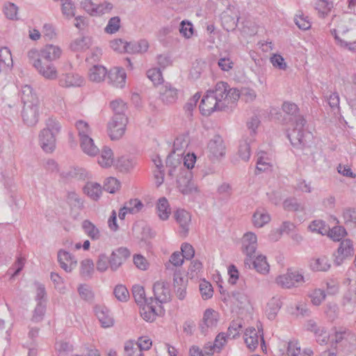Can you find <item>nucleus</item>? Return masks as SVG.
<instances>
[{
  "instance_id": "obj_1",
  "label": "nucleus",
  "mask_w": 356,
  "mask_h": 356,
  "mask_svg": "<svg viewBox=\"0 0 356 356\" xmlns=\"http://www.w3.org/2000/svg\"><path fill=\"white\" fill-rule=\"evenodd\" d=\"M240 97L236 88H231L227 83L218 82L213 89L208 90L203 96L200 110L203 115L209 116L215 111L232 108Z\"/></svg>"
},
{
  "instance_id": "obj_2",
  "label": "nucleus",
  "mask_w": 356,
  "mask_h": 356,
  "mask_svg": "<svg viewBox=\"0 0 356 356\" xmlns=\"http://www.w3.org/2000/svg\"><path fill=\"white\" fill-rule=\"evenodd\" d=\"M61 55V49L53 44H47L40 51L32 49L28 51L27 57L31 63L38 72L48 79H55L57 77V70L53 60Z\"/></svg>"
},
{
  "instance_id": "obj_3",
  "label": "nucleus",
  "mask_w": 356,
  "mask_h": 356,
  "mask_svg": "<svg viewBox=\"0 0 356 356\" xmlns=\"http://www.w3.org/2000/svg\"><path fill=\"white\" fill-rule=\"evenodd\" d=\"M282 108L289 115V120L292 122L293 127V129L287 134L291 145L295 147H304L307 143V135L310 134V133H305L306 120L299 114V108L294 103L285 102L283 103Z\"/></svg>"
},
{
  "instance_id": "obj_4",
  "label": "nucleus",
  "mask_w": 356,
  "mask_h": 356,
  "mask_svg": "<svg viewBox=\"0 0 356 356\" xmlns=\"http://www.w3.org/2000/svg\"><path fill=\"white\" fill-rule=\"evenodd\" d=\"M61 125L54 118H49L46 121V127L40 131L39 143L42 149L47 153L52 152L56 147V136L60 132Z\"/></svg>"
},
{
  "instance_id": "obj_5",
  "label": "nucleus",
  "mask_w": 356,
  "mask_h": 356,
  "mask_svg": "<svg viewBox=\"0 0 356 356\" xmlns=\"http://www.w3.org/2000/svg\"><path fill=\"white\" fill-rule=\"evenodd\" d=\"M257 248V237L253 232L245 233L242 238V251L247 256L244 260L245 266L250 268V262L254 257V253Z\"/></svg>"
},
{
  "instance_id": "obj_6",
  "label": "nucleus",
  "mask_w": 356,
  "mask_h": 356,
  "mask_svg": "<svg viewBox=\"0 0 356 356\" xmlns=\"http://www.w3.org/2000/svg\"><path fill=\"white\" fill-rule=\"evenodd\" d=\"M128 122L127 116L112 117L107 125L108 133L111 140H119L124 134Z\"/></svg>"
},
{
  "instance_id": "obj_7",
  "label": "nucleus",
  "mask_w": 356,
  "mask_h": 356,
  "mask_svg": "<svg viewBox=\"0 0 356 356\" xmlns=\"http://www.w3.org/2000/svg\"><path fill=\"white\" fill-rule=\"evenodd\" d=\"M304 282L303 275L298 271H288L276 278V282L278 285L288 289L298 286L300 284Z\"/></svg>"
},
{
  "instance_id": "obj_8",
  "label": "nucleus",
  "mask_w": 356,
  "mask_h": 356,
  "mask_svg": "<svg viewBox=\"0 0 356 356\" xmlns=\"http://www.w3.org/2000/svg\"><path fill=\"white\" fill-rule=\"evenodd\" d=\"M257 330L254 327H248L244 333V341L248 348L251 350H254L259 345L260 340L261 344L264 345L265 341L263 336V330L257 327Z\"/></svg>"
},
{
  "instance_id": "obj_9",
  "label": "nucleus",
  "mask_w": 356,
  "mask_h": 356,
  "mask_svg": "<svg viewBox=\"0 0 356 356\" xmlns=\"http://www.w3.org/2000/svg\"><path fill=\"white\" fill-rule=\"evenodd\" d=\"M179 90L171 83H165L159 88V98L166 105L175 104L178 99Z\"/></svg>"
},
{
  "instance_id": "obj_10",
  "label": "nucleus",
  "mask_w": 356,
  "mask_h": 356,
  "mask_svg": "<svg viewBox=\"0 0 356 356\" xmlns=\"http://www.w3.org/2000/svg\"><path fill=\"white\" fill-rule=\"evenodd\" d=\"M208 149L211 159H218L225 154V145L220 135H215L208 143Z\"/></svg>"
},
{
  "instance_id": "obj_11",
  "label": "nucleus",
  "mask_w": 356,
  "mask_h": 356,
  "mask_svg": "<svg viewBox=\"0 0 356 356\" xmlns=\"http://www.w3.org/2000/svg\"><path fill=\"white\" fill-rule=\"evenodd\" d=\"M154 302L165 303L170 300L171 295L168 282L159 281L153 286Z\"/></svg>"
},
{
  "instance_id": "obj_12",
  "label": "nucleus",
  "mask_w": 356,
  "mask_h": 356,
  "mask_svg": "<svg viewBox=\"0 0 356 356\" xmlns=\"http://www.w3.org/2000/svg\"><path fill=\"white\" fill-rule=\"evenodd\" d=\"M130 256L129 250L126 248H119L113 250L109 258V266L111 270L116 271Z\"/></svg>"
},
{
  "instance_id": "obj_13",
  "label": "nucleus",
  "mask_w": 356,
  "mask_h": 356,
  "mask_svg": "<svg viewBox=\"0 0 356 356\" xmlns=\"http://www.w3.org/2000/svg\"><path fill=\"white\" fill-rule=\"evenodd\" d=\"M177 182L179 191L184 195H188L196 191V187L192 180V174L188 170L181 172Z\"/></svg>"
},
{
  "instance_id": "obj_14",
  "label": "nucleus",
  "mask_w": 356,
  "mask_h": 356,
  "mask_svg": "<svg viewBox=\"0 0 356 356\" xmlns=\"http://www.w3.org/2000/svg\"><path fill=\"white\" fill-rule=\"evenodd\" d=\"M353 245L351 240L345 239L342 241L339 244L336 254H334L335 264L337 266L341 265L346 258L353 254Z\"/></svg>"
},
{
  "instance_id": "obj_15",
  "label": "nucleus",
  "mask_w": 356,
  "mask_h": 356,
  "mask_svg": "<svg viewBox=\"0 0 356 356\" xmlns=\"http://www.w3.org/2000/svg\"><path fill=\"white\" fill-rule=\"evenodd\" d=\"M22 117L28 126L35 125L38 121V103L24 104Z\"/></svg>"
},
{
  "instance_id": "obj_16",
  "label": "nucleus",
  "mask_w": 356,
  "mask_h": 356,
  "mask_svg": "<svg viewBox=\"0 0 356 356\" xmlns=\"http://www.w3.org/2000/svg\"><path fill=\"white\" fill-rule=\"evenodd\" d=\"M94 312L102 326L104 328L111 327L114 325V318L111 311L104 305H96Z\"/></svg>"
},
{
  "instance_id": "obj_17",
  "label": "nucleus",
  "mask_w": 356,
  "mask_h": 356,
  "mask_svg": "<svg viewBox=\"0 0 356 356\" xmlns=\"http://www.w3.org/2000/svg\"><path fill=\"white\" fill-rule=\"evenodd\" d=\"M58 261L60 268L67 273L72 272L77 264V261L74 257L64 250H60L58 252Z\"/></svg>"
},
{
  "instance_id": "obj_18",
  "label": "nucleus",
  "mask_w": 356,
  "mask_h": 356,
  "mask_svg": "<svg viewBox=\"0 0 356 356\" xmlns=\"http://www.w3.org/2000/svg\"><path fill=\"white\" fill-rule=\"evenodd\" d=\"M218 314L213 309H207L205 310L202 322L200 325L201 332L206 334L209 329L215 327L218 323Z\"/></svg>"
},
{
  "instance_id": "obj_19",
  "label": "nucleus",
  "mask_w": 356,
  "mask_h": 356,
  "mask_svg": "<svg viewBox=\"0 0 356 356\" xmlns=\"http://www.w3.org/2000/svg\"><path fill=\"white\" fill-rule=\"evenodd\" d=\"M108 83L116 88H122L125 84L126 73L123 68L114 67L107 72Z\"/></svg>"
},
{
  "instance_id": "obj_20",
  "label": "nucleus",
  "mask_w": 356,
  "mask_h": 356,
  "mask_svg": "<svg viewBox=\"0 0 356 356\" xmlns=\"http://www.w3.org/2000/svg\"><path fill=\"white\" fill-rule=\"evenodd\" d=\"M83 83V79L78 74L72 72L63 74L59 79V84L62 87H79Z\"/></svg>"
},
{
  "instance_id": "obj_21",
  "label": "nucleus",
  "mask_w": 356,
  "mask_h": 356,
  "mask_svg": "<svg viewBox=\"0 0 356 356\" xmlns=\"http://www.w3.org/2000/svg\"><path fill=\"white\" fill-rule=\"evenodd\" d=\"M80 147L86 154L89 156H95L99 152V149L95 145L93 139L90 136L80 140Z\"/></svg>"
},
{
  "instance_id": "obj_22",
  "label": "nucleus",
  "mask_w": 356,
  "mask_h": 356,
  "mask_svg": "<svg viewBox=\"0 0 356 356\" xmlns=\"http://www.w3.org/2000/svg\"><path fill=\"white\" fill-rule=\"evenodd\" d=\"M140 308V315L147 322H152L157 314L156 312V308L154 305V300L152 298H149V302L142 305Z\"/></svg>"
},
{
  "instance_id": "obj_23",
  "label": "nucleus",
  "mask_w": 356,
  "mask_h": 356,
  "mask_svg": "<svg viewBox=\"0 0 356 356\" xmlns=\"http://www.w3.org/2000/svg\"><path fill=\"white\" fill-rule=\"evenodd\" d=\"M156 212L159 218L162 220L168 219L171 209L168 200L165 197L159 198L156 203Z\"/></svg>"
},
{
  "instance_id": "obj_24",
  "label": "nucleus",
  "mask_w": 356,
  "mask_h": 356,
  "mask_svg": "<svg viewBox=\"0 0 356 356\" xmlns=\"http://www.w3.org/2000/svg\"><path fill=\"white\" fill-rule=\"evenodd\" d=\"M88 76L90 81L99 83L106 79L107 70L102 65H96L90 69Z\"/></svg>"
},
{
  "instance_id": "obj_25",
  "label": "nucleus",
  "mask_w": 356,
  "mask_h": 356,
  "mask_svg": "<svg viewBox=\"0 0 356 356\" xmlns=\"http://www.w3.org/2000/svg\"><path fill=\"white\" fill-rule=\"evenodd\" d=\"M20 97L24 104L38 103L36 95L33 92V88L29 85H24L20 90Z\"/></svg>"
},
{
  "instance_id": "obj_26",
  "label": "nucleus",
  "mask_w": 356,
  "mask_h": 356,
  "mask_svg": "<svg viewBox=\"0 0 356 356\" xmlns=\"http://www.w3.org/2000/svg\"><path fill=\"white\" fill-rule=\"evenodd\" d=\"M83 191L92 200H97L102 195V188L97 183L88 182L84 186Z\"/></svg>"
},
{
  "instance_id": "obj_27",
  "label": "nucleus",
  "mask_w": 356,
  "mask_h": 356,
  "mask_svg": "<svg viewBox=\"0 0 356 356\" xmlns=\"http://www.w3.org/2000/svg\"><path fill=\"white\" fill-rule=\"evenodd\" d=\"M270 220V216L264 209H257L252 216L253 224L257 227H262Z\"/></svg>"
},
{
  "instance_id": "obj_28",
  "label": "nucleus",
  "mask_w": 356,
  "mask_h": 356,
  "mask_svg": "<svg viewBox=\"0 0 356 356\" xmlns=\"http://www.w3.org/2000/svg\"><path fill=\"white\" fill-rule=\"evenodd\" d=\"M261 274H266L269 272L270 266L266 261L265 256L259 254L253 261L250 262V265Z\"/></svg>"
},
{
  "instance_id": "obj_29",
  "label": "nucleus",
  "mask_w": 356,
  "mask_h": 356,
  "mask_svg": "<svg viewBox=\"0 0 356 356\" xmlns=\"http://www.w3.org/2000/svg\"><path fill=\"white\" fill-rule=\"evenodd\" d=\"M176 221L184 232H188V226L191 222L190 213L184 210L178 209L175 214Z\"/></svg>"
},
{
  "instance_id": "obj_30",
  "label": "nucleus",
  "mask_w": 356,
  "mask_h": 356,
  "mask_svg": "<svg viewBox=\"0 0 356 356\" xmlns=\"http://www.w3.org/2000/svg\"><path fill=\"white\" fill-rule=\"evenodd\" d=\"M113 163V153L111 148L104 147L98 158V163L103 168L110 167Z\"/></svg>"
},
{
  "instance_id": "obj_31",
  "label": "nucleus",
  "mask_w": 356,
  "mask_h": 356,
  "mask_svg": "<svg viewBox=\"0 0 356 356\" xmlns=\"http://www.w3.org/2000/svg\"><path fill=\"white\" fill-rule=\"evenodd\" d=\"M82 228L87 236L92 240L96 241L99 239L101 234L99 229L90 220H83L82 222Z\"/></svg>"
},
{
  "instance_id": "obj_32",
  "label": "nucleus",
  "mask_w": 356,
  "mask_h": 356,
  "mask_svg": "<svg viewBox=\"0 0 356 356\" xmlns=\"http://www.w3.org/2000/svg\"><path fill=\"white\" fill-rule=\"evenodd\" d=\"M281 307L282 301L280 299L273 298L268 303L266 308V314L268 319H274Z\"/></svg>"
},
{
  "instance_id": "obj_33",
  "label": "nucleus",
  "mask_w": 356,
  "mask_h": 356,
  "mask_svg": "<svg viewBox=\"0 0 356 356\" xmlns=\"http://www.w3.org/2000/svg\"><path fill=\"white\" fill-rule=\"evenodd\" d=\"M91 45V38L89 37H82L74 40L70 45L72 50L75 51H82L88 49Z\"/></svg>"
},
{
  "instance_id": "obj_34",
  "label": "nucleus",
  "mask_w": 356,
  "mask_h": 356,
  "mask_svg": "<svg viewBox=\"0 0 356 356\" xmlns=\"http://www.w3.org/2000/svg\"><path fill=\"white\" fill-rule=\"evenodd\" d=\"M94 273V263L92 259H87L81 262L80 274L84 279H90Z\"/></svg>"
},
{
  "instance_id": "obj_35",
  "label": "nucleus",
  "mask_w": 356,
  "mask_h": 356,
  "mask_svg": "<svg viewBox=\"0 0 356 356\" xmlns=\"http://www.w3.org/2000/svg\"><path fill=\"white\" fill-rule=\"evenodd\" d=\"M330 266L329 259L326 257L317 258L311 263L312 270L316 271H327Z\"/></svg>"
},
{
  "instance_id": "obj_36",
  "label": "nucleus",
  "mask_w": 356,
  "mask_h": 356,
  "mask_svg": "<svg viewBox=\"0 0 356 356\" xmlns=\"http://www.w3.org/2000/svg\"><path fill=\"white\" fill-rule=\"evenodd\" d=\"M132 294L136 302L142 306L149 302V299L146 298L144 288L139 285H135L132 288Z\"/></svg>"
},
{
  "instance_id": "obj_37",
  "label": "nucleus",
  "mask_w": 356,
  "mask_h": 356,
  "mask_svg": "<svg viewBox=\"0 0 356 356\" xmlns=\"http://www.w3.org/2000/svg\"><path fill=\"white\" fill-rule=\"evenodd\" d=\"M333 3L330 0H317L315 3V9L318 11L319 16L324 17L331 10Z\"/></svg>"
},
{
  "instance_id": "obj_38",
  "label": "nucleus",
  "mask_w": 356,
  "mask_h": 356,
  "mask_svg": "<svg viewBox=\"0 0 356 356\" xmlns=\"http://www.w3.org/2000/svg\"><path fill=\"white\" fill-rule=\"evenodd\" d=\"M111 108L113 110V117L127 116L125 112L127 111L126 104L121 99H116L111 102Z\"/></svg>"
},
{
  "instance_id": "obj_39",
  "label": "nucleus",
  "mask_w": 356,
  "mask_h": 356,
  "mask_svg": "<svg viewBox=\"0 0 356 356\" xmlns=\"http://www.w3.org/2000/svg\"><path fill=\"white\" fill-rule=\"evenodd\" d=\"M67 202L73 209H82L83 208V200L74 191L67 193Z\"/></svg>"
},
{
  "instance_id": "obj_40",
  "label": "nucleus",
  "mask_w": 356,
  "mask_h": 356,
  "mask_svg": "<svg viewBox=\"0 0 356 356\" xmlns=\"http://www.w3.org/2000/svg\"><path fill=\"white\" fill-rule=\"evenodd\" d=\"M75 127L78 131L79 140L88 136H90L92 130L87 122L79 120L76 122Z\"/></svg>"
},
{
  "instance_id": "obj_41",
  "label": "nucleus",
  "mask_w": 356,
  "mask_h": 356,
  "mask_svg": "<svg viewBox=\"0 0 356 356\" xmlns=\"http://www.w3.org/2000/svg\"><path fill=\"white\" fill-rule=\"evenodd\" d=\"M136 161L134 157L122 156L118 161V168L121 171H129L134 168Z\"/></svg>"
},
{
  "instance_id": "obj_42",
  "label": "nucleus",
  "mask_w": 356,
  "mask_h": 356,
  "mask_svg": "<svg viewBox=\"0 0 356 356\" xmlns=\"http://www.w3.org/2000/svg\"><path fill=\"white\" fill-rule=\"evenodd\" d=\"M270 166V159L266 156V154L264 152L259 153L257 161V170L264 172L269 169Z\"/></svg>"
},
{
  "instance_id": "obj_43",
  "label": "nucleus",
  "mask_w": 356,
  "mask_h": 356,
  "mask_svg": "<svg viewBox=\"0 0 356 356\" xmlns=\"http://www.w3.org/2000/svg\"><path fill=\"white\" fill-rule=\"evenodd\" d=\"M283 207L287 211H304L305 207L295 198L286 199L283 202Z\"/></svg>"
},
{
  "instance_id": "obj_44",
  "label": "nucleus",
  "mask_w": 356,
  "mask_h": 356,
  "mask_svg": "<svg viewBox=\"0 0 356 356\" xmlns=\"http://www.w3.org/2000/svg\"><path fill=\"white\" fill-rule=\"evenodd\" d=\"M46 304L37 303L36 307L33 312L31 321L34 323H39L42 321L46 312Z\"/></svg>"
},
{
  "instance_id": "obj_45",
  "label": "nucleus",
  "mask_w": 356,
  "mask_h": 356,
  "mask_svg": "<svg viewBox=\"0 0 356 356\" xmlns=\"http://www.w3.org/2000/svg\"><path fill=\"white\" fill-rule=\"evenodd\" d=\"M201 95L200 92H196L191 98H190L184 106V110L188 117L192 115V113L196 107Z\"/></svg>"
},
{
  "instance_id": "obj_46",
  "label": "nucleus",
  "mask_w": 356,
  "mask_h": 356,
  "mask_svg": "<svg viewBox=\"0 0 356 356\" xmlns=\"http://www.w3.org/2000/svg\"><path fill=\"white\" fill-rule=\"evenodd\" d=\"M199 287L202 298L204 300H208L213 296V290L210 282L206 280H202L200 283Z\"/></svg>"
},
{
  "instance_id": "obj_47",
  "label": "nucleus",
  "mask_w": 356,
  "mask_h": 356,
  "mask_svg": "<svg viewBox=\"0 0 356 356\" xmlns=\"http://www.w3.org/2000/svg\"><path fill=\"white\" fill-rule=\"evenodd\" d=\"M343 218L347 225H356V209L346 208L343 211Z\"/></svg>"
},
{
  "instance_id": "obj_48",
  "label": "nucleus",
  "mask_w": 356,
  "mask_h": 356,
  "mask_svg": "<svg viewBox=\"0 0 356 356\" xmlns=\"http://www.w3.org/2000/svg\"><path fill=\"white\" fill-rule=\"evenodd\" d=\"M120 187V182L115 177H108L104 181V189L110 193H115Z\"/></svg>"
},
{
  "instance_id": "obj_49",
  "label": "nucleus",
  "mask_w": 356,
  "mask_h": 356,
  "mask_svg": "<svg viewBox=\"0 0 356 356\" xmlns=\"http://www.w3.org/2000/svg\"><path fill=\"white\" fill-rule=\"evenodd\" d=\"M147 76L154 85L161 84L163 79L160 68H152L147 71Z\"/></svg>"
},
{
  "instance_id": "obj_50",
  "label": "nucleus",
  "mask_w": 356,
  "mask_h": 356,
  "mask_svg": "<svg viewBox=\"0 0 356 356\" xmlns=\"http://www.w3.org/2000/svg\"><path fill=\"white\" fill-rule=\"evenodd\" d=\"M124 351L127 356H144L138 346L131 341L125 343Z\"/></svg>"
},
{
  "instance_id": "obj_51",
  "label": "nucleus",
  "mask_w": 356,
  "mask_h": 356,
  "mask_svg": "<svg viewBox=\"0 0 356 356\" xmlns=\"http://www.w3.org/2000/svg\"><path fill=\"white\" fill-rule=\"evenodd\" d=\"M62 13L63 15L70 19L75 15V6L71 0H64L62 3Z\"/></svg>"
},
{
  "instance_id": "obj_52",
  "label": "nucleus",
  "mask_w": 356,
  "mask_h": 356,
  "mask_svg": "<svg viewBox=\"0 0 356 356\" xmlns=\"http://www.w3.org/2000/svg\"><path fill=\"white\" fill-rule=\"evenodd\" d=\"M238 155L242 160L248 161L250 157V143L247 140L242 141L239 145Z\"/></svg>"
},
{
  "instance_id": "obj_53",
  "label": "nucleus",
  "mask_w": 356,
  "mask_h": 356,
  "mask_svg": "<svg viewBox=\"0 0 356 356\" xmlns=\"http://www.w3.org/2000/svg\"><path fill=\"white\" fill-rule=\"evenodd\" d=\"M113 293L115 298L121 302H126L129 297L127 289L122 284L117 285L115 287Z\"/></svg>"
},
{
  "instance_id": "obj_54",
  "label": "nucleus",
  "mask_w": 356,
  "mask_h": 356,
  "mask_svg": "<svg viewBox=\"0 0 356 356\" xmlns=\"http://www.w3.org/2000/svg\"><path fill=\"white\" fill-rule=\"evenodd\" d=\"M17 6L13 3L8 2L4 5L3 12L8 19H17Z\"/></svg>"
},
{
  "instance_id": "obj_55",
  "label": "nucleus",
  "mask_w": 356,
  "mask_h": 356,
  "mask_svg": "<svg viewBox=\"0 0 356 356\" xmlns=\"http://www.w3.org/2000/svg\"><path fill=\"white\" fill-rule=\"evenodd\" d=\"M78 291L83 300L87 302H92L93 300L94 293L88 286L81 284L78 288Z\"/></svg>"
},
{
  "instance_id": "obj_56",
  "label": "nucleus",
  "mask_w": 356,
  "mask_h": 356,
  "mask_svg": "<svg viewBox=\"0 0 356 356\" xmlns=\"http://www.w3.org/2000/svg\"><path fill=\"white\" fill-rule=\"evenodd\" d=\"M355 341V336L348 330H343L335 332L334 341L336 343L341 342L343 340H348Z\"/></svg>"
},
{
  "instance_id": "obj_57",
  "label": "nucleus",
  "mask_w": 356,
  "mask_h": 356,
  "mask_svg": "<svg viewBox=\"0 0 356 356\" xmlns=\"http://www.w3.org/2000/svg\"><path fill=\"white\" fill-rule=\"evenodd\" d=\"M309 297L313 305L318 306L325 299L326 293L323 290L318 289L312 291Z\"/></svg>"
},
{
  "instance_id": "obj_58",
  "label": "nucleus",
  "mask_w": 356,
  "mask_h": 356,
  "mask_svg": "<svg viewBox=\"0 0 356 356\" xmlns=\"http://www.w3.org/2000/svg\"><path fill=\"white\" fill-rule=\"evenodd\" d=\"M124 207L127 208L129 213L134 214L142 209L143 204L138 199H133L126 202Z\"/></svg>"
},
{
  "instance_id": "obj_59",
  "label": "nucleus",
  "mask_w": 356,
  "mask_h": 356,
  "mask_svg": "<svg viewBox=\"0 0 356 356\" xmlns=\"http://www.w3.org/2000/svg\"><path fill=\"white\" fill-rule=\"evenodd\" d=\"M346 231L341 226H336L329 232V236L334 241H339L346 234Z\"/></svg>"
},
{
  "instance_id": "obj_60",
  "label": "nucleus",
  "mask_w": 356,
  "mask_h": 356,
  "mask_svg": "<svg viewBox=\"0 0 356 356\" xmlns=\"http://www.w3.org/2000/svg\"><path fill=\"white\" fill-rule=\"evenodd\" d=\"M120 26V19L119 17H111L108 24L106 25L105 28V31L108 33H115L117 32Z\"/></svg>"
},
{
  "instance_id": "obj_61",
  "label": "nucleus",
  "mask_w": 356,
  "mask_h": 356,
  "mask_svg": "<svg viewBox=\"0 0 356 356\" xmlns=\"http://www.w3.org/2000/svg\"><path fill=\"white\" fill-rule=\"evenodd\" d=\"M230 297L233 301L238 304L239 307H243L246 303L248 302V296L243 292L241 291H233L231 293Z\"/></svg>"
},
{
  "instance_id": "obj_62",
  "label": "nucleus",
  "mask_w": 356,
  "mask_h": 356,
  "mask_svg": "<svg viewBox=\"0 0 356 356\" xmlns=\"http://www.w3.org/2000/svg\"><path fill=\"white\" fill-rule=\"evenodd\" d=\"M241 324L237 322H232L226 333V337L229 339H235L237 336H238L241 330Z\"/></svg>"
},
{
  "instance_id": "obj_63",
  "label": "nucleus",
  "mask_w": 356,
  "mask_h": 356,
  "mask_svg": "<svg viewBox=\"0 0 356 356\" xmlns=\"http://www.w3.org/2000/svg\"><path fill=\"white\" fill-rule=\"evenodd\" d=\"M55 348L60 355H66L73 350L72 346L65 341L56 342Z\"/></svg>"
},
{
  "instance_id": "obj_64",
  "label": "nucleus",
  "mask_w": 356,
  "mask_h": 356,
  "mask_svg": "<svg viewBox=\"0 0 356 356\" xmlns=\"http://www.w3.org/2000/svg\"><path fill=\"white\" fill-rule=\"evenodd\" d=\"M109 258L106 254L99 255L97 261V270L101 273L105 272L108 268Z\"/></svg>"
}]
</instances>
